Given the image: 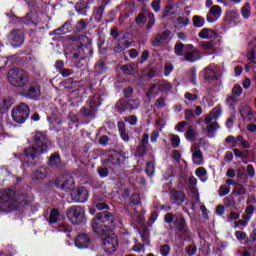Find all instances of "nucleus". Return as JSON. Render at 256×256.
Instances as JSON below:
<instances>
[{
    "instance_id": "54",
    "label": "nucleus",
    "mask_w": 256,
    "mask_h": 256,
    "mask_svg": "<svg viewBox=\"0 0 256 256\" xmlns=\"http://www.w3.org/2000/svg\"><path fill=\"white\" fill-rule=\"evenodd\" d=\"M160 253L163 256L169 255V253H171V247H169V245H167V244L166 245H162L160 247Z\"/></svg>"
},
{
    "instance_id": "31",
    "label": "nucleus",
    "mask_w": 256,
    "mask_h": 256,
    "mask_svg": "<svg viewBox=\"0 0 256 256\" xmlns=\"http://www.w3.org/2000/svg\"><path fill=\"white\" fill-rule=\"evenodd\" d=\"M168 137L173 149H178V147L181 145V138L175 134H169Z\"/></svg>"
},
{
    "instance_id": "59",
    "label": "nucleus",
    "mask_w": 256,
    "mask_h": 256,
    "mask_svg": "<svg viewBox=\"0 0 256 256\" xmlns=\"http://www.w3.org/2000/svg\"><path fill=\"white\" fill-rule=\"evenodd\" d=\"M148 18L150 19L148 22L147 29H151L153 25H155V14L153 12L148 13Z\"/></svg>"
},
{
    "instance_id": "20",
    "label": "nucleus",
    "mask_w": 256,
    "mask_h": 256,
    "mask_svg": "<svg viewBox=\"0 0 256 256\" xmlns=\"http://www.w3.org/2000/svg\"><path fill=\"white\" fill-rule=\"evenodd\" d=\"M221 113V108H213L212 111L208 115H206L204 123H211L212 121H217V119L221 117Z\"/></svg>"
},
{
    "instance_id": "27",
    "label": "nucleus",
    "mask_w": 256,
    "mask_h": 256,
    "mask_svg": "<svg viewBox=\"0 0 256 256\" xmlns=\"http://www.w3.org/2000/svg\"><path fill=\"white\" fill-rule=\"evenodd\" d=\"M239 11L230 10L226 13V19L229 23H235V21L239 20Z\"/></svg>"
},
{
    "instance_id": "21",
    "label": "nucleus",
    "mask_w": 256,
    "mask_h": 256,
    "mask_svg": "<svg viewBox=\"0 0 256 256\" xmlns=\"http://www.w3.org/2000/svg\"><path fill=\"white\" fill-rule=\"evenodd\" d=\"M204 78L206 81H217V70L213 66L204 69Z\"/></svg>"
},
{
    "instance_id": "17",
    "label": "nucleus",
    "mask_w": 256,
    "mask_h": 256,
    "mask_svg": "<svg viewBox=\"0 0 256 256\" xmlns=\"http://www.w3.org/2000/svg\"><path fill=\"white\" fill-rule=\"evenodd\" d=\"M49 175V170L46 167H39L36 171H34L31 175L34 181H43Z\"/></svg>"
},
{
    "instance_id": "18",
    "label": "nucleus",
    "mask_w": 256,
    "mask_h": 256,
    "mask_svg": "<svg viewBox=\"0 0 256 256\" xmlns=\"http://www.w3.org/2000/svg\"><path fill=\"white\" fill-rule=\"evenodd\" d=\"M178 231L185 235V237H189V229H187V223L185 222V218L176 217L174 221Z\"/></svg>"
},
{
    "instance_id": "13",
    "label": "nucleus",
    "mask_w": 256,
    "mask_h": 256,
    "mask_svg": "<svg viewBox=\"0 0 256 256\" xmlns=\"http://www.w3.org/2000/svg\"><path fill=\"white\" fill-rule=\"evenodd\" d=\"M223 14V9H221V6L214 5L210 8L209 12L206 15V19L208 23H215V21H218V19Z\"/></svg>"
},
{
    "instance_id": "1",
    "label": "nucleus",
    "mask_w": 256,
    "mask_h": 256,
    "mask_svg": "<svg viewBox=\"0 0 256 256\" xmlns=\"http://www.w3.org/2000/svg\"><path fill=\"white\" fill-rule=\"evenodd\" d=\"M33 141L32 147L24 149V155L26 156L27 163H29V161H35V159H38L40 155L49 151V146H47L49 140L47 139L46 133L36 132L33 137Z\"/></svg>"
},
{
    "instance_id": "36",
    "label": "nucleus",
    "mask_w": 256,
    "mask_h": 256,
    "mask_svg": "<svg viewBox=\"0 0 256 256\" xmlns=\"http://www.w3.org/2000/svg\"><path fill=\"white\" fill-rule=\"evenodd\" d=\"M206 131L209 133V135H213V133H215V131H217V129H219V123H217L216 121H212L210 123H206Z\"/></svg>"
},
{
    "instance_id": "49",
    "label": "nucleus",
    "mask_w": 256,
    "mask_h": 256,
    "mask_svg": "<svg viewBox=\"0 0 256 256\" xmlns=\"http://www.w3.org/2000/svg\"><path fill=\"white\" fill-rule=\"evenodd\" d=\"M201 47H203L204 49H206L208 51H211V50L215 49V42H213V41L202 42Z\"/></svg>"
},
{
    "instance_id": "47",
    "label": "nucleus",
    "mask_w": 256,
    "mask_h": 256,
    "mask_svg": "<svg viewBox=\"0 0 256 256\" xmlns=\"http://www.w3.org/2000/svg\"><path fill=\"white\" fill-rule=\"evenodd\" d=\"M185 252L187 253V255L193 256L195 255V253H197V246H195L194 244L188 245L185 248Z\"/></svg>"
},
{
    "instance_id": "11",
    "label": "nucleus",
    "mask_w": 256,
    "mask_h": 256,
    "mask_svg": "<svg viewBox=\"0 0 256 256\" xmlns=\"http://www.w3.org/2000/svg\"><path fill=\"white\" fill-rule=\"evenodd\" d=\"M70 197L76 203H85L89 199V192L84 187L75 188L70 193Z\"/></svg>"
},
{
    "instance_id": "10",
    "label": "nucleus",
    "mask_w": 256,
    "mask_h": 256,
    "mask_svg": "<svg viewBox=\"0 0 256 256\" xmlns=\"http://www.w3.org/2000/svg\"><path fill=\"white\" fill-rule=\"evenodd\" d=\"M8 41L14 47H21L25 42V32L20 29L12 30L8 35Z\"/></svg>"
},
{
    "instance_id": "24",
    "label": "nucleus",
    "mask_w": 256,
    "mask_h": 256,
    "mask_svg": "<svg viewBox=\"0 0 256 256\" xmlns=\"http://www.w3.org/2000/svg\"><path fill=\"white\" fill-rule=\"evenodd\" d=\"M116 109L119 113H123L125 111H131V105L130 102L125 99H120L116 103Z\"/></svg>"
},
{
    "instance_id": "55",
    "label": "nucleus",
    "mask_w": 256,
    "mask_h": 256,
    "mask_svg": "<svg viewBox=\"0 0 256 256\" xmlns=\"http://www.w3.org/2000/svg\"><path fill=\"white\" fill-rule=\"evenodd\" d=\"M173 69H174L173 64L166 63V65L164 67V75L166 77H169V75H171V72L173 71Z\"/></svg>"
},
{
    "instance_id": "35",
    "label": "nucleus",
    "mask_w": 256,
    "mask_h": 256,
    "mask_svg": "<svg viewBox=\"0 0 256 256\" xmlns=\"http://www.w3.org/2000/svg\"><path fill=\"white\" fill-rule=\"evenodd\" d=\"M122 71L125 75H135V73H137V69L131 64L122 66Z\"/></svg>"
},
{
    "instance_id": "15",
    "label": "nucleus",
    "mask_w": 256,
    "mask_h": 256,
    "mask_svg": "<svg viewBox=\"0 0 256 256\" xmlns=\"http://www.w3.org/2000/svg\"><path fill=\"white\" fill-rule=\"evenodd\" d=\"M74 243L78 249H87L89 245H91V239L89 238V235L87 234H79L75 240Z\"/></svg>"
},
{
    "instance_id": "63",
    "label": "nucleus",
    "mask_w": 256,
    "mask_h": 256,
    "mask_svg": "<svg viewBox=\"0 0 256 256\" xmlns=\"http://www.w3.org/2000/svg\"><path fill=\"white\" fill-rule=\"evenodd\" d=\"M59 73L62 75V77H69L73 75V70L69 68H62L61 71H59Z\"/></svg>"
},
{
    "instance_id": "50",
    "label": "nucleus",
    "mask_w": 256,
    "mask_h": 256,
    "mask_svg": "<svg viewBox=\"0 0 256 256\" xmlns=\"http://www.w3.org/2000/svg\"><path fill=\"white\" fill-rule=\"evenodd\" d=\"M234 235L238 241H245V239H247V233L244 231L238 230L234 233Z\"/></svg>"
},
{
    "instance_id": "29",
    "label": "nucleus",
    "mask_w": 256,
    "mask_h": 256,
    "mask_svg": "<svg viewBox=\"0 0 256 256\" xmlns=\"http://www.w3.org/2000/svg\"><path fill=\"white\" fill-rule=\"evenodd\" d=\"M93 207H96L99 211H103V209H107L109 206L95 195L93 199Z\"/></svg>"
},
{
    "instance_id": "25",
    "label": "nucleus",
    "mask_w": 256,
    "mask_h": 256,
    "mask_svg": "<svg viewBox=\"0 0 256 256\" xmlns=\"http://www.w3.org/2000/svg\"><path fill=\"white\" fill-rule=\"evenodd\" d=\"M192 160L195 165H203V152L199 149L192 150Z\"/></svg>"
},
{
    "instance_id": "57",
    "label": "nucleus",
    "mask_w": 256,
    "mask_h": 256,
    "mask_svg": "<svg viewBox=\"0 0 256 256\" xmlns=\"http://www.w3.org/2000/svg\"><path fill=\"white\" fill-rule=\"evenodd\" d=\"M184 115H185L186 121H191V119H194L195 117V113L193 112L192 109L185 110Z\"/></svg>"
},
{
    "instance_id": "5",
    "label": "nucleus",
    "mask_w": 256,
    "mask_h": 256,
    "mask_svg": "<svg viewBox=\"0 0 256 256\" xmlns=\"http://www.w3.org/2000/svg\"><path fill=\"white\" fill-rule=\"evenodd\" d=\"M100 235L103 244L102 247L108 255H111V253H115L117 251V247L119 243L117 242V236L115 233H113V230H108L104 232V234H98Z\"/></svg>"
},
{
    "instance_id": "45",
    "label": "nucleus",
    "mask_w": 256,
    "mask_h": 256,
    "mask_svg": "<svg viewBox=\"0 0 256 256\" xmlns=\"http://www.w3.org/2000/svg\"><path fill=\"white\" fill-rule=\"evenodd\" d=\"M130 103V111H135L138 107H141V100L139 98L129 100Z\"/></svg>"
},
{
    "instance_id": "23",
    "label": "nucleus",
    "mask_w": 256,
    "mask_h": 256,
    "mask_svg": "<svg viewBox=\"0 0 256 256\" xmlns=\"http://www.w3.org/2000/svg\"><path fill=\"white\" fill-rule=\"evenodd\" d=\"M198 37L200 39H213V37H217V31L211 28H204L198 33Z\"/></svg>"
},
{
    "instance_id": "44",
    "label": "nucleus",
    "mask_w": 256,
    "mask_h": 256,
    "mask_svg": "<svg viewBox=\"0 0 256 256\" xmlns=\"http://www.w3.org/2000/svg\"><path fill=\"white\" fill-rule=\"evenodd\" d=\"M146 173L149 177H153V174L155 173V163L148 162L146 165Z\"/></svg>"
},
{
    "instance_id": "28",
    "label": "nucleus",
    "mask_w": 256,
    "mask_h": 256,
    "mask_svg": "<svg viewBox=\"0 0 256 256\" xmlns=\"http://www.w3.org/2000/svg\"><path fill=\"white\" fill-rule=\"evenodd\" d=\"M159 91H171L173 89V84L167 80H160L158 82Z\"/></svg>"
},
{
    "instance_id": "56",
    "label": "nucleus",
    "mask_w": 256,
    "mask_h": 256,
    "mask_svg": "<svg viewBox=\"0 0 256 256\" xmlns=\"http://www.w3.org/2000/svg\"><path fill=\"white\" fill-rule=\"evenodd\" d=\"M196 175L200 179H203V177L207 175V169H205L204 167H199L198 169H196Z\"/></svg>"
},
{
    "instance_id": "3",
    "label": "nucleus",
    "mask_w": 256,
    "mask_h": 256,
    "mask_svg": "<svg viewBox=\"0 0 256 256\" xmlns=\"http://www.w3.org/2000/svg\"><path fill=\"white\" fill-rule=\"evenodd\" d=\"M115 216L111 212H100L92 220V229L97 235H104L106 231H112L111 228L104 223L115 225Z\"/></svg>"
},
{
    "instance_id": "30",
    "label": "nucleus",
    "mask_w": 256,
    "mask_h": 256,
    "mask_svg": "<svg viewBox=\"0 0 256 256\" xmlns=\"http://www.w3.org/2000/svg\"><path fill=\"white\" fill-rule=\"evenodd\" d=\"M48 165H50V167H59L61 165V156H59V154L51 155Z\"/></svg>"
},
{
    "instance_id": "6",
    "label": "nucleus",
    "mask_w": 256,
    "mask_h": 256,
    "mask_svg": "<svg viewBox=\"0 0 256 256\" xmlns=\"http://www.w3.org/2000/svg\"><path fill=\"white\" fill-rule=\"evenodd\" d=\"M67 218L73 225L85 223V208L81 206H72L67 211Z\"/></svg>"
},
{
    "instance_id": "64",
    "label": "nucleus",
    "mask_w": 256,
    "mask_h": 256,
    "mask_svg": "<svg viewBox=\"0 0 256 256\" xmlns=\"http://www.w3.org/2000/svg\"><path fill=\"white\" fill-rule=\"evenodd\" d=\"M189 79L193 85H197V74L194 70H190L189 72Z\"/></svg>"
},
{
    "instance_id": "38",
    "label": "nucleus",
    "mask_w": 256,
    "mask_h": 256,
    "mask_svg": "<svg viewBox=\"0 0 256 256\" xmlns=\"http://www.w3.org/2000/svg\"><path fill=\"white\" fill-rule=\"evenodd\" d=\"M129 47V42L127 41H120L118 45L114 48L115 53H121L122 51H125Z\"/></svg>"
},
{
    "instance_id": "33",
    "label": "nucleus",
    "mask_w": 256,
    "mask_h": 256,
    "mask_svg": "<svg viewBox=\"0 0 256 256\" xmlns=\"http://www.w3.org/2000/svg\"><path fill=\"white\" fill-rule=\"evenodd\" d=\"M241 15H242L243 19H249L251 17V4L246 3L241 8Z\"/></svg>"
},
{
    "instance_id": "61",
    "label": "nucleus",
    "mask_w": 256,
    "mask_h": 256,
    "mask_svg": "<svg viewBox=\"0 0 256 256\" xmlns=\"http://www.w3.org/2000/svg\"><path fill=\"white\" fill-rule=\"evenodd\" d=\"M184 97L187 99V101H197V99H199L197 94H192L191 92H186Z\"/></svg>"
},
{
    "instance_id": "22",
    "label": "nucleus",
    "mask_w": 256,
    "mask_h": 256,
    "mask_svg": "<svg viewBox=\"0 0 256 256\" xmlns=\"http://www.w3.org/2000/svg\"><path fill=\"white\" fill-rule=\"evenodd\" d=\"M240 115L243 117V119H245L246 121H253V119H255L254 115H253V111L251 110V107L247 106V105H243L240 108Z\"/></svg>"
},
{
    "instance_id": "26",
    "label": "nucleus",
    "mask_w": 256,
    "mask_h": 256,
    "mask_svg": "<svg viewBox=\"0 0 256 256\" xmlns=\"http://www.w3.org/2000/svg\"><path fill=\"white\" fill-rule=\"evenodd\" d=\"M243 93V88L239 85H235L232 89V96L227 98V103H233L235 102V97H239Z\"/></svg>"
},
{
    "instance_id": "4",
    "label": "nucleus",
    "mask_w": 256,
    "mask_h": 256,
    "mask_svg": "<svg viewBox=\"0 0 256 256\" xmlns=\"http://www.w3.org/2000/svg\"><path fill=\"white\" fill-rule=\"evenodd\" d=\"M29 73L23 69L12 68L8 71V82L17 89H27L29 86Z\"/></svg>"
},
{
    "instance_id": "62",
    "label": "nucleus",
    "mask_w": 256,
    "mask_h": 256,
    "mask_svg": "<svg viewBox=\"0 0 256 256\" xmlns=\"http://www.w3.org/2000/svg\"><path fill=\"white\" fill-rule=\"evenodd\" d=\"M172 158L174 161H176V163H181V152H179V150H173Z\"/></svg>"
},
{
    "instance_id": "58",
    "label": "nucleus",
    "mask_w": 256,
    "mask_h": 256,
    "mask_svg": "<svg viewBox=\"0 0 256 256\" xmlns=\"http://www.w3.org/2000/svg\"><path fill=\"white\" fill-rule=\"evenodd\" d=\"M13 106V102L11 101L10 98L4 99L2 101V109H11V107Z\"/></svg>"
},
{
    "instance_id": "41",
    "label": "nucleus",
    "mask_w": 256,
    "mask_h": 256,
    "mask_svg": "<svg viewBox=\"0 0 256 256\" xmlns=\"http://www.w3.org/2000/svg\"><path fill=\"white\" fill-rule=\"evenodd\" d=\"M229 193H231V187L225 185L219 187L218 195L220 197H225V195H229Z\"/></svg>"
},
{
    "instance_id": "60",
    "label": "nucleus",
    "mask_w": 256,
    "mask_h": 256,
    "mask_svg": "<svg viewBox=\"0 0 256 256\" xmlns=\"http://www.w3.org/2000/svg\"><path fill=\"white\" fill-rule=\"evenodd\" d=\"M124 121L126 123H129V125H137V116H128L124 118Z\"/></svg>"
},
{
    "instance_id": "9",
    "label": "nucleus",
    "mask_w": 256,
    "mask_h": 256,
    "mask_svg": "<svg viewBox=\"0 0 256 256\" xmlns=\"http://www.w3.org/2000/svg\"><path fill=\"white\" fill-rule=\"evenodd\" d=\"M24 97L27 99H39L41 97V86L37 82H29L27 88H22Z\"/></svg>"
},
{
    "instance_id": "12",
    "label": "nucleus",
    "mask_w": 256,
    "mask_h": 256,
    "mask_svg": "<svg viewBox=\"0 0 256 256\" xmlns=\"http://www.w3.org/2000/svg\"><path fill=\"white\" fill-rule=\"evenodd\" d=\"M187 53L184 55V60L189 61V63H195V61H199L201 59V53L199 50L193 47V45L188 44L186 46Z\"/></svg>"
},
{
    "instance_id": "14",
    "label": "nucleus",
    "mask_w": 256,
    "mask_h": 256,
    "mask_svg": "<svg viewBox=\"0 0 256 256\" xmlns=\"http://www.w3.org/2000/svg\"><path fill=\"white\" fill-rule=\"evenodd\" d=\"M125 159H127L125 153L113 152L108 158V163L110 165H123V163H125Z\"/></svg>"
},
{
    "instance_id": "34",
    "label": "nucleus",
    "mask_w": 256,
    "mask_h": 256,
    "mask_svg": "<svg viewBox=\"0 0 256 256\" xmlns=\"http://www.w3.org/2000/svg\"><path fill=\"white\" fill-rule=\"evenodd\" d=\"M192 23H193L194 27L201 28V27H203V25H205V18H203V16H199V15L193 16Z\"/></svg>"
},
{
    "instance_id": "39",
    "label": "nucleus",
    "mask_w": 256,
    "mask_h": 256,
    "mask_svg": "<svg viewBox=\"0 0 256 256\" xmlns=\"http://www.w3.org/2000/svg\"><path fill=\"white\" fill-rule=\"evenodd\" d=\"M59 221V210L57 209H52L50 212V218H49V223H57Z\"/></svg>"
},
{
    "instance_id": "37",
    "label": "nucleus",
    "mask_w": 256,
    "mask_h": 256,
    "mask_svg": "<svg viewBox=\"0 0 256 256\" xmlns=\"http://www.w3.org/2000/svg\"><path fill=\"white\" fill-rule=\"evenodd\" d=\"M233 195H247V188L242 184H237L232 192Z\"/></svg>"
},
{
    "instance_id": "42",
    "label": "nucleus",
    "mask_w": 256,
    "mask_h": 256,
    "mask_svg": "<svg viewBox=\"0 0 256 256\" xmlns=\"http://www.w3.org/2000/svg\"><path fill=\"white\" fill-rule=\"evenodd\" d=\"M163 40L161 38V36L159 34H157L156 36H154L152 39H151V44L154 46V47H161V45H163Z\"/></svg>"
},
{
    "instance_id": "48",
    "label": "nucleus",
    "mask_w": 256,
    "mask_h": 256,
    "mask_svg": "<svg viewBox=\"0 0 256 256\" xmlns=\"http://www.w3.org/2000/svg\"><path fill=\"white\" fill-rule=\"evenodd\" d=\"M155 106L157 107V109H163L164 107H167V103H165V98L160 97L156 99Z\"/></svg>"
},
{
    "instance_id": "8",
    "label": "nucleus",
    "mask_w": 256,
    "mask_h": 256,
    "mask_svg": "<svg viewBox=\"0 0 256 256\" xmlns=\"http://www.w3.org/2000/svg\"><path fill=\"white\" fill-rule=\"evenodd\" d=\"M55 186L62 191H71L75 187L72 175L65 174L56 179Z\"/></svg>"
},
{
    "instance_id": "2",
    "label": "nucleus",
    "mask_w": 256,
    "mask_h": 256,
    "mask_svg": "<svg viewBox=\"0 0 256 256\" xmlns=\"http://www.w3.org/2000/svg\"><path fill=\"white\" fill-rule=\"evenodd\" d=\"M18 207L17 191L13 188L0 189V213L17 211Z\"/></svg>"
},
{
    "instance_id": "53",
    "label": "nucleus",
    "mask_w": 256,
    "mask_h": 256,
    "mask_svg": "<svg viewBox=\"0 0 256 256\" xmlns=\"http://www.w3.org/2000/svg\"><path fill=\"white\" fill-rule=\"evenodd\" d=\"M239 217H240L239 213L235 211H231L228 216V223H233V221H237Z\"/></svg>"
},
{
    "instance_id": "43",
    "label": "nucleus",
    "mask_w": 256,
    "mask_h": 256,
    "mask_svg": "<svg viewBox=\"0 0 256 256\" xmlns=\"http://www.w3.org/2000/svg\"><path fill=\"white\" fill-rule=\"evenodd\" d=\"M247 58H248V61H250V63H253L254 65H256V48L255 47L249 50Z\"/></svg>"
},
{
    "instance_id": "40",
    "label": "nucleus",
    "mask_w": 256,
    "mask_h": 256,
    "mask_svg": "<svg viewBox=\"0 0 256 256\" xmlns=\"http://www.w3.org/2000/svg\"><path fill=\"white\" fill-rule=\"evenodd\" d=\"M183 49H185V45L182 42H177L174 46L175 55H178V57H182Z\"/></svg>"
},
{
    "instance_id": "7",
    "label": "nucleus",
    "mask_w": 256,
    "mask_h": 256,
    "mask_svg": "<svg viewBox=\"0 0 256 256\" xmlns=\"http://www.w3.org/2000/svg\"><path fill=\"white\" fill-rule=\"evenodd\" d=\"M29 113H31L29 105L21 103L16 108L12 109L11 115L15 123H25V121H27V119L29 118Z\"/></svg>"
},
{
    "instance_id": "46",
    "label": "nucleus",
    "mask_w": 256,
    "mask_h": 256,
    "mask_svg": "<svg viewBox=\"0 0 256 256\" xmlns=\"http://www.w3.org/2000/svg\"><path fill=\"white\" fill-rule=\"evenodd\" d=\"M185 127H187V121H180L175 126V131H177V133H184Z\"/></svg>"
},
{
    "instance_id": "32",
    "label": "nucleus",
    "mask_w": 256,
    "mask_h": 256,
    "mask_svg": "<svg viewBox=\"0 0 256 256\" xmlns=\"http://www.w3.org/2000/svg\"><path fill=\"white\" fill-rule=\"evenodd\" d=\"M185 137L188 141H193L197 137V129L190 125L185 133Z\"/></svg>"
},
{
    "instance_id": "52",
    "label": "nucleus",
    "mask_w": 256,
    "mask_h": 256,
    "mask_svg": "<svg viewBox=\"0 0 256 256\" xmlns=\"http://www.w3.org/2000/svg\"><path fill=\"white\" fill-rule=\"evenodd\" d=\"M83 29H87V20H80L76 24L77 31H83Z\"/></svg>"
},
{
    "instance_id": "51",
    "label": "nucleus",
    "mask_w": 256,
    "mask_h": 256,
    "mask_svg": "<svg viewBox=\"0 0 256 256\" xmlns=\"http://www.w3.org/2000/svg\"><path fill=\"white\" fill-rule=\"evenodd\" d=\"M151 7L155 13H159L161 11V0H153Z\"/></svg>"
},
{
    "instance_id": "19",
    "label": "nucleus",
    "mask_w": 256,
    "mask_h": 256,
    "mask_svg": "<svg viewBox=\"0 0 256 256\" xmlns=\"http://www.w3.org/2000/svg\"><path fill=\"white\" fill-rule=\"evenodd\" d=\"M170 201L174 205H183L185 202V193L183 191H173L170 196Z\"/></svg>"
},
{
    "instance_id": "16",
    "label": "nucleus",
    "mask_w": 256,
    "mask_h": 256,
    "mask_svg": "<svg viewBox=\"0 0 256 256\" xmlns=\"http://www.w3.org/2000/svg\"><path fill=\"white\" fill-rule=\"evenodd\" d=\"M99 99V97L94 96L91 101H90V107L91 108H81L80 113L82 115H85V117H91V115H93V109H95V107H99L101 105L100 102H97V100Z\"/></svg>"
}]
</instances>
